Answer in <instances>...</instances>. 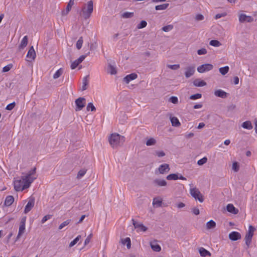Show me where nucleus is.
<instances>
[{
	"instance_id": "54",
	"label": "nucleus",
	"mask_w": 257,
	"mask_h": 257,
	"mask_svg": "<svg viewBox=\"0 0 257 257\" xmlns=\"http://www.w3.org/2000/svg\"><path fill=\"white\" fill-rule=\"evenodd\" d=\"M15 105H16V103H15V102L11 103L9 104L7 106L6 109L7 110H12L14 108V107H15Z\"/></svg>"
},
{
	"instance_id": "13",
	"label": "nucleus",
	"mask_w": 257,
	"mask_h": 257,
	"mask_svg": "<svg viewBox=\"0 0 257 257\" xmlns=\"http://www.w3.org/2000/svg\"><path fill=\"white\" fill-rule=\"evenodd\" d=\"M195 72V67L191 66L187 67L185 69V76L186 78H189L192 76Z\"/></svg>"
},
{
	"instance_id": "36",
	"label": "nucleus",
	"mask_w": 257,
	"mask_h": 257,
	"mask_svg": "<svg viewBox=\"0 0 257 257\" xmlns=\"http://www.w3.org/2000/svg\"><path fill=\"white\" fill-rule=\"evenodd\" d=\"M209 45L214 47H219L221 45V44L218 40H212L209 42Z\"/></svg>"
},
{
	"instance_id": "19",
	"label": "nucleus",
	"mask_w": 257,
	"mask_h": 257,
	"mask_svg": "<svg viewBox=\"0 0 257 257\" xmlns=\"http://www.w3.org/2000/svg\"><path fill=\"white\" fill-rule=\"evenodd\" d=\"M214 95L218 97L225 98L227 96V93L221 89H218L214 92Z\"/></svg>"
},
{
	"instance_id": "64",
	"label": "nucleus",
	"mask_w": 257,
	"mask_h": 257,
	"mask_svg": "<svg viewBox=\"0 0 257 257\" xmlns=\"http://www.w3.org/2000/svg\"><path fill=\"white\" fill-rule=\"evenodd\" d=\"M97 47V44L96 43H92L90 45V49L91 50H93L94 49H95Z\"/></svg>"
},
{
	"instance_id": "58",
	"label": "nucleus",
	"mask_w": 257,
	"mask_h": 257,
	"mask_svg": "<svg viewBox=\"0 0 257 257\" xmlns=\"http://www.w3.org/2000/svg\"><path fill=\"white\" fill-rule=\"evenodd\" d=\"M51 215H45L43 218V219H42L41 220V222L42 223H45L47 220H48V219H50L51 217Z\"/></svg>"
},
{
	"instance_id": "25",
	"label": "nucleus",
	"mask_w": 257,
	"mask_h": 257,
	"mask_svg": "<svg viewBox=\"0 0 257 257\" xmlns=\"http://www.w3.org/2000/svg\"><path fill=\"white\" fill-rule=\"evenodd\" d=\"M28 38L27 36H25L21 41V44L19 45V49H23L28 44Z\"/></svg>"
},
{
	"instance_id": "6",
	"label": "nucleus",
	"mask_w": 257,
	"mask_h": 257,
	"mask_svg": "<svg viewBox=\"0 0 257 257\" xmlns=\"http://www.w3.org/2000/svg\"><path fill=\"white\" fill-rule=\"evenodd\" d=\"M36 168L34 167L32 170L30 171L26 175L22 176V179L27 180L28 181L31 182V184L34 181L36 177H34L33 175L36 173Z\"/></svg>"
},
{
	"instance_id": "23",
	"label": "nucleus",
	"mask_w": 257,
	"mask_h": 257,
	"mask_svg": "<svg viewBox=\"0 0 257 257\" xmlns=\"http://www.w3.org/2000/svg\"><path fill=\"white\" fill-rule=\"evenodd\" d=\"M107 72L111 75L116 74L117 71L116 68L110 64H109L107 68Z\"/></svg>"
},
{
	"instance_id": "16",
	"label": "nucleus",
	"mask_w": 257,
	"mask_h": 257,
	"mask_svg": "<svg viewBox=\"0 0 257 257\" xmlns=\"http://www.w3.org/2000/svg\"><path fill=\"white\" fill-rule=\"evenodd\" d=\"M153 184L155 186L163 187L166 186L167 183L166 180L163 179H156L153 182Z\"/></svg>"
},
{
	"instance_id": "18",
	"label": "nucleus",
	"mask_w": 257,
	"mask_h": 257,
	"mask_svg": "<svg viewBox=\"0 0 257 257\" xmlns=\"http://www.w3.org/2000/svg\"><path fill=\"white\" fill-rule=\"evenodd\" d=\"M138 77V75L136 73H132L129 75H126L125 77L123 78V81L126 83L128 84L131 80H133L136 79Z\"/></svg>"
},
{
	"instance_id": "5",
	"label": "nucleus",
	"mask_w": 257,
	"mask_h": 257,
	"mask_svg": "<svg viewBox=\"0 0 257 257\" xmlns=\"http://www.w3.org/2000/svg\"><path fill=\"white\" fill-rule=\"evenodd\" d=\"M190 193L191 196L196 200H198L200 202L203 201V197L198 189L196 188H191Z\"/></svg>"
},
{
	"instance_id": "61",
	"label": "nucleus",
	"mask_w": 257,
	"mask_h": 257,
	"mask_svg": "<svg viewBox=\"0 0 257 257\" xmlns=\"http://www.w3.org/2000/svg\"><path fill=\"white\" fill-rule=\"evenodd\" d=\"M226 15V14L225 13H222V14H216L215 15V19H219V18H220L221 17H225Z\"/></svg>"
},
{
	"instance_id": "43",
	"label": "nucleus",
	"mask_w": 257,
	"mask_h": 257,
	"mask_svg": "<svg viewBox=\"0 0 257 257\" xmlns=\"http://www.w3.org/2000/svg\"><path fill=\"white\" fill-rule=\"evenodd\" d=\"M232 170L234 171V172H238L239 170V164L238 163V162H234L232 164Z\"/></svg>"
},
{
	"instance_id": "46",
	"label": "nucleus",
	"mask_w": 257,
	"mask_h": 257,
	"mask_svg": "<svg viewBox=\"0 0 257 257\" xmlns=\"http://www.w3.org/2000/svg\"><path fill=\"white\" fill-rule=\"evenodd\" d=\"M202 97V95L200 93H196L193 95H192L190 96V99L192 100H195L197 99H199Z\"/></svg>"
},
{
	"instance_id": "28",
	"label": "nucleus",
	"mask_w": 257,
	"mask_h": 257,
	"mask_svg": "<svg viewBox=\"0 0 257 257\" xmlns=\"http://www.w3.org/2000/svg\"><path fill=\"white\" fill-rule=\"evenodd\" d=\"M242 126L244 128L251 130L252 128V126L251 123L250 121H245L243 122L242 124Z\"/></svg>"
},
{
	"instance_id": "57",
	"label": "nucleus",
	"mask_w": 257,
	"mask_h": 257,
	"mask_svg": "<svg viewBox=\"0 0 257 257\" xmlns=\"http://www.w3.org/2000/svg\"><path fill=\"white\" fill-rule=\"evenodd\" d=\"M92 237V233L90 234L87 237V238L85 239V241H84V245H86L87 244H88L90 242V240H91Z\"/></svg>"
},
{
	"instance_id": "62",
	"label": "nucleus",
	"mask_w": 257,
	"mask_h": 257,
	"mask_svg": "<svg viewBox=\"0 0 257 257\" xmlns=\"http://www.w3.org/2000/svg\"><path fill=\"white\" fill-rule=\"evenodd\" d=\"M192 212L195 215H198L200 213L199 209L197 208H194L192 210Z\"/></svg>"
},
{
	"instance_id": "60",
	"label": "nucleus",
	"mask_w": 257,
	"mask_h": 257,
	"mask_svg": "<svg viewBox=\"0 0 257 257\" xmlns=\"http://www.w3.org/2000/svg\"><path fill=\"white\" fill-rule=\"evenodd\" d=\"M204 19V16L201 14H197L195 17L196 21H202Z\"/></svg>"
},
{
	"instance_id": "37",
	"label": "nucleus",
	"mask_w": 257,
	"mask_h": 257,
	"mask_svg": "<svg viewBox=\"0 0 257 257\" xmlns=\"http://www.w3.org/2000/svg\"><path fill=\"white\" fill-rule=\"evenodd\" d=\"M122 243L123 244H126L127 248H130L131 246V241L129 237H126L124 239L122 240Z\"/></svg>"
},
{
	"instance_id": "7",
	"label": "nucleus",
	"mask_w": 257,
	"mask_h": 257,
	"mask_svg": "<svg viewBox=\"0 0 257 257\" xmlns=\"http://www.w3.org/2000/svg\"><path fill=\"white\" fill-rule=\"evenodd\" d=\"M75 102L76 106L75 108L76 111L82 110L85 105V99L83 97H79L75 100Z\"/></svg>"
},
{
	"instance_id": "34",
	"label": "nucleus",
	"mask_w": 257,
	"mask_h": 257,
	"mask_svg": "<svg viewBox=\"0 0 257 257\" xmlns=\"http://www.w3.org/2000/svg\"><path fill=\"white\" fill-rule=\"evenodd\" d=\"M166 179L168 180H176L178 179V175L177 174H171L167 176Z\"/></svg>"
},
{
	"instance_id": "35",
	"label": "nucleus",
	"mask_w": 257,
	"mask_h": 257,
	"mask_svg": "<svg viewBox=\"0 0 257 257\" xmlns=\"http://www.w3.org/2000/svg\"><path fill=\"white\" fill-rule=\"evenodd\" d=\"M219 72L223 75H225L227 74L229 71V67L228 66H225L223 67H221L219 69Z\"/></svg>"
},
{
	"instance_id": "45",
	"label": "nucleus",
	"mask_w": 257,
	"mask_h": 257,
	"mask_svg": "<svg viewBox=\"0 0 257 257\" xmlns=\"http://www.w3.org/2000/svg\"><path fill=\"white\" fill-rule=\"evenodd\" d=\"M86 109H87V111H89L90 109L91 111H93L96 110L95 107L94 106L93 103L91 102H90L87 104Z\"/></svg>"
},
{
	"instance_id": "32",
	"label": "nucleus",
	"mask_w": 257,
	"mask_h": 257,
	"mask_svg": "<svg viewBox=\"0 0 257 257\" xmlns=\"http://www.w3.org/2000/svg\"><path fill=\"white\" fill-rule=\"evenodd\" d=\"M169 6V4H163L162 5H158L155 7V9L157 11L164 10L166 9Z\"/></svg>"
},
{
	"instance_id": "51",
	"label": "nucleus",
	"mask_w": 257,
	"mask_h": 257,
	"mask_svg": "<svg viewBox=\"0 0 257 257\" xmlns=\"http://www.w3.org/2000/svg\"><path fill=\"white\" fill-rule=\"evenodd\" d=\"M13 65L11 64H10L6 66H5L3 68V71L4 72H8L10 69L12 68Z\"/></svg>"
},
{
	"instance_id": "55",
	"label": "nucleus",
	"mask_w": 257,
	"mask_h": 257,
	"mask_svg": "<svg viewBox=\"0 0 257 257\" xmlns=\"http://www.w3.org/2000/svg\"><path fill=\"white\" fill-rule=\"evenodd\" d=\"M207 53V50L205 48H201L197 51V54L199 55H204Z\"/></svg>"
},
{
	"instance_id": "21",
	"label": "nucleus",
	"mask_w": 257,
	"mask_h": 257,
	"mask_svg": "<svg viewBox=\"0 0 257 257\" xmlns=\"http://www.w3.org/2000/svg\"><path fill=\"white\" fill-rule=\"evenodd\" d=\"M193 84L194 86L197 87H202L206 85V83L203 80H200L199 79H195Z\"/></svg>"
},
{
	"instance_id": "20",
	"label": "nucleus",
	"mask_w": 257,
	"mask_h": 257,
	"mask_svg": "<svg viewBox=\"0 0 257 257\" xmlns=\"http://www.w3.org/2000/svg\"><path fill=\"white\" fill-rule=\"evenodd\" d=\"M157 240H154L150 242V245L152 249L157 252H159L161 250V247L160 245L157 243Z\"/></svg>"
},
{
	"instance_id": "40",
	"label": "nucleus",
	"mask_w": 257,
	"mask_h": 257,
	"mask_svg": "<svg viewBox=\"0 0 257 257\" xmlns=\"http://www.w3.org/2000/svg\"><path fill=\"white\" fill-rule=\"evenodd\" d=\"M156 143V141L153 138L149 139L146 142V145L148 146H153L155 145Z\"/></svg>"
},
{
	"instance_id": "49",
	"label": "nucleus",
	"mask_w": 257,
	"mask_h": 257,
	"mask_svg": "<svg viewBox=\"0 0 257 257\" xmlns=\"http://www.w3.org/2000/svg\"><path fill=\"white\" fill-rule=\"evenodd\" d=\"M207 159L206 157H204L202 159L199 160L197 162L198 165L201 166L207 162Z\"/></svg>"
},
{
	"instance_id": "29",
	"label": "nucleus",
	"mask_w": 257,
	"mask_h": 257,
	"mask_svg": "<svg viewBox=\"0 0 257 257\" xmlns=\"http://www.w3.org/2000/svg\"><path fill=\"white\" fill-rule=\"evenodd\" d=\"M215 226L216 223L213 220H209L206 223V227L208 229L214 228Z\"/></svg>"
},
{
	"instance_id": "63",
	"label": "nucleus",
	"mask_w": 257,
	"mask_h": 257,
	"mask_svg": "<svg viewBox=\"0 0 257 257\" xmlns=\"http://www.w3.org/2000/svg\"><path fill=\"white\" fill-rule=\"evenodd\" d=\"M86 56V55H81L78 59H77V61L81 63L84 60Z\"/></svg>"
},
{
	"instance_id": "38",
	"label": "nucleus",
	"mask_w": 257,
	"mask_h": 257,
	"mask_svg": "<svg viewBox=\"0 0 257 257\" xmlns=\"http://www.w3.org/2000/svg\"><path fill=\"white\" fill-rule=\"evenodd\" d=\"M83 40L82 37H80L76 43V47L78 50H80L82 46Z\"/></svg>"
},
{
	"instance_id": "2",
	"label": "nucleus",
	"mask_w": 257,
	"mask_h": 257,
	"mask_svg": "<svg viewBox=\"0 0 257 257\" xmlns=\"http://www.w3.org/2000/svg\"><path fill=\"white\" fill-rule=\"evenodd\" d=\"M14 188L16 191H22L29 188L31 185V182L28 180H23L22 178L20 179H16L14 181Z\"/></svg>"
},
{
	"instance_id": "15",
	"label": "nucleus",
	"mask_w": 257,
	"mask_h": 257,
	"mask_svg": "<svg viewBox=\"0 0 257 257\" xmlns=\"http://www.w3.org/2000/svg\"><path fill=\"white\" fill-rule=\"evenodd\" d=\"M229 238L233 241H236L241 238V234L236 231H232L229 234Z\"/></svg>"
},
{
	"instance_id": "48",
	"label": "nucleus",
	"mask_w": 257,
	"mask_h": 257,
	"mask_svg": "<svg viewBox=\"0 0 257 257\" xmlns=\"http://www.w3.org/2000/svg\"><path fill=\"white\" fill-rule=\"evenodd\" d=\"M173 28V26L171 25L164 26L162 28V30L165 32L171 31Z\"/></svg>"
},
{
	"instance_id": "50",
	"label": "nucleus",
	"mask_w": 257,
	"mask_h": 257,
	"mask_svg": "<svg viewBox=\"0 0 257 257\" xmlns=\"http://www.w3.org/2000/svg\"><path fill=\"white\" fill-rule=\"evenodd\" d=\"M71 8H72V7H71L67 5V7L66 8V10H64V11H63L62 12V16H66V15H67L69 13L70 11L71 10Z\"/></svg>"
},
{
	"instance_id": "53",
	"label": "nucleus",
	"mask_w": 257,
	"mask_h": 257,
	"mask_svg": "<svg viewBox=\"0 0 257 257\" xmlns=\"http://www.w3.org/2000/svg\"><path fill=\"white\" fill-rule=\"evenodd\" d=\"M169 100L173 104H177L178 102V99L176 96H171Z\"/></svg>"
},
{
	"instance_id": "9",
	"label": "nucleus",
	"mask_w": 257,
	"mask_h": 257,
	"mask_svg": "<svg viewBox=\"0 0 257 257\" xmlns=\"http://www.w3.org/2000/svg\"><path fill=\"white\" fill-rule=\"evenodd\" d=\"M213 66L210 64H205L200 65L197 68V71L199 73H204L212 70Z\"/></svg>"
},
{
	"instance_id": "4",
	"label": "nucleus",
	"mask_w": 257,
	"mask_h": 257,
	"mask_svg": "<svg viewBox=\"0 0 257 257\" xmlns=\"http://www.w3.org/2000/svg\"><path fill=\"white\" fill-rule=\"evenodd\" d=\"M255 228L252 225H249L248 227V230L245 236V244L248 247L251 242L252 236L253 235L254 231Z\"/></svg>"
},
{
	"instance_id": "30",
	"label": "nucleus",
	"mask_w": 257,
	"mask_h": 257,
	"mask_svg": "<svg viewBox=\"0 0 257 257\" xmlns=\"http://www.w3.org/2000/svg\"><path fill=\"white\" fill-rule=\"evenodd\" d=\"M63 69L62 68H60L53 75V78L54 79H56L58 78L59 77H60L61 76V75L63 74Z\"/></svg>"
},
{
	"instance_id": "11",
	"label": "nucleus",
	"mask_w": 257,
	"mask_h": 257,
	"mask_svg": "<svg viewBox=\"0 0 257 257\" xmlns=\"http://www.w3.org/2000/svg\"><path fill=\"white\" fill-rule=\"evenodd\" d=\"M35 204V198L34 197H30L29 201L25 206L24 212L27 214L28 213L32 208L34 207Z\"/></svg>"
},
{
	"instance_id": "44",
	"label": "nucleus",
	"mask_w": 257,
	"mask_h": 257,
	"mask_svg": "<svg viewBox=\"0 0 257 257\" xmlns=\"http://www.w3.org/2000/svg\"><path fill=\"white\" fill-rule=\"evenodd\" d=\"M71 222V220L70 219H68L66 221H65L64 222H63V223H62L59 226V229H62V228H63V227H64L65 226L68 225L70 222Z\"/></svg>"
},
{
	"instance_id": "17",
	"label": "nucleus",
	"mask_w": 257,
	"mask_h": 257,
	"mask_svg": "<svg viewBox=\"0 0 257 257\" xmlns=\"http://www.w3.org/2000/svg\"><path fill=\"white\" fill-rule=\"evenodd\" d=\"M133 224L135 228H138L143 231H146L147 230V227L144 226L142 223H139L137 222L134 219H132Z\"/></svg>"
},
{
	"instance_id": "10",
	"label": "nucleus",
	"mask_w": 257,
	"mask_h": 257,
	"mask_svg": "<svg viewBox=\"0 0 257 257\" xmlns=\"http://www.w3.org/2000/svg\"><path fill=\"white\" fill-rule=\"evenodd\" d=\"M239 21L241 23L245 22L251 23L253 21V18L251 16H247L244 14H241L239 15Z\"/></svg>"
},
{
	"instance_id": "27",
	"label": "nucleus",
	"mask_w": 257,
	"mask_h": 257,
	"mask_svg": "<svg viewBox=\"0 0 257 257\" xmlns=\"http://www.w3.org/2000/svg\"><path fill=\"white\" fill-rule=\"evenodd\" d=\"M199 251L200 254V255L202 256H206L207 255L210 256L211 253L209 251H208L206 249L204 248L203 247H200L199 249Z\"/></svg>"
},
{
	"instance_id": "26",
	"label": "nucleus",
	"mask_w": 257,
	"mask_h": 257,
	"mask_svg": "<svg viewBox=\"0 0 257 257\" xmlns=\"http://www.w3.org/2000/svg\"><path fill=\"white\" fill-rule=\"evenodd\" d=\"M14 201V198L13 196H8L5 199V204L7 206H9L13 204Z\"/></svg>"
},
{
	"instance_id": "24",
	"label": "nucleus",
	"mask_w": 257,
	"mask_h": 257,
	"mask_svg": "<svg viewBox=\"0 0 257 257\" xmlns=\"http://www.w3.org/2000/svg\"><path fill=\"white\" fill-rule=\"evenodd\" d=\"M170 120L172 123V125L173 126L178 127L180 125V122H179L178 119L175 116H170Z\"/></svg>"
},
{
	"instance_id": "39",
	"label": "nucleus",
	"mask_w": 257,
	"mask_h": 257,
	"mask_svg": "<svg viewBox=\"0 0 257 257\" xmlns=\"http://www.w3.org/2000/svg\"><path fill=\"white\" fill-rule=\"evenodd\" d=\"M81 238V235L77 236L74 240H73L69 244V247H71L75 245Z\"/></svg>"
},
{
	"instance_id": "56",
	"label": "nucleus",
	"mask_w": 257,
	"mask_h": 257,
	"mask_svg": "<svg viewBox=\"0 0 257 257\" xmlns=\"http://www.w3.org/2000/svg\"><path fill=\"white\" fill-rule=\"evenodd\" d=\"M168 67L172 70H177L180 68V65L179 64L168 65Z\"/></svg>"
},
{
	"instance_id": "33",
	"label": "nucleus",
	"mask_w": 257,
	"mask_h": 257,
	"mask_svg": "<svg viewBox=\"0 0 257 257\" xmlns=\"http://www.w3.org/2000/svg\"><path fill=\"white\" fill-rule=\"evenodd\" d=\"M162 200L158 199L157 198H154L153 201V205L156 207H160L162 205Z\"/></svg>"
},
{
	"instance_id": "12",
	"label": "nucleus",
	"mask_w": 257,
	"mask_h": 257,
	"mask_svg": "<svg viewBox=\"0 0 257 257\" xmlns=\"http://www.w3.org/2000/svg\"><path fill=\"white\" fill-rule=\"evenodd\" d=\"M158 170L160 174H165L169 172L170 168L168 164H163L159 166Z\"/></svg>"
},
{
	"instance_id": "59",
	"label": "nucleus",
	"mask_w": 257,
	"mask_h": 257,
	"mask_svg": "<svg viewBox=\"0 0 257 257\" xmlns=\"http://www.w3.org/2000/svg\"><path fill=\"white\" fill-rule=\"evenodd\" d=\"M155 154L159 157H162L165 155V153L163 151H156Z\"/></svg>"
},
{
	"instance_id": "1",
	"label": "nucleus",
	"mask_w": 257,
	"mask_h": 257,
	"mask_svg": "<svg viewBox=\"0 0 257 257\" xmlns=\"http://www.w3.org/2000/svg\"><path fill=\"white\" fill-rule=\"evenodd\" d=\"M108 140L111 146L113 148H116L123 143L124 137L118 134L114 133L110 135Z\"/></svg>"
},
{
	"instance_id": "52",
	"label": "nucleus",
	"mask_w": 257,
	"mask_h": 257,
	"mask_svg": "<svg viewBox=\"0 0 257 257\" xmlns=\"http://www.w3.org/2000/svg\"><path fill=\"white\" fill-rule=\"evenodd\" d=\"M80 64V63L77 61V60H76L75 61H74V62H73L71 65V68L72 69H75L78 66V65Z\"/></svg>"
},
{
	"instance_id": "14",
	"label": "nucleus",
	"mask_w": 257,
	"mask_h": 257,
	"mask_svg": "<svg viewBox=\"0 0 257 257\" xmlns=\"http://www.w3.org/2000/svg\"><path fill=\"white\" fill-rule=\"evenodd\" d=\"M36 52L35 51L33 46H32L28 52L27 57L30 59V60H29V61H31L34 60V59L36 58Z\"/></svg>"
},
{
	"instance_id": "41",
	"label": "nucleus",
	"mask_w": 257,
	"mask_h": 257,
	"mask_svg": "<svg viewBox=\"0 0 257 257\" xmlns=\"http://www.w3.org/2000/svg\"><path fill=\"white\" fill-rule=\"evenodd\" d=\"M134 16V13L133 12H124L122 14V17L123 18L127 19V18H130Z\"/></svg>"
},
{
	"instance_id": "42",
	"label": "nucleus",
	"mask_w": 257,
	"mask_h": 257,
	"mask_svg": "<svg viewBox=\"0 0 257 257\" xmlns=\"http://www.w3.org/2000/svg\"><path fill=\"white\" fill-rule=\"evenodd\" d=\"M86 172V169H83L80 170L78 173L77 178L78 179H80L81 177H82L85 174Z\"/></svg>"
},
{
	"instance_id": "47",
	"label": "nucleus",
	"mask_w": 257,
	"mask_h": 257,
	"mask_svg": "<svg viewBox=\"0 0 257 257\" xmlns=\"http://www.w3.org/2000/svg\"><path fill=\"white\" fill-rule=\"evenodd\" d=\"M147 23L145 21H142L137 26L138 29H142L146 27Z\"/></svg>"
},
{
	"instance_id": "3",
	"label": "nucleus",
	"mask_w": 257,
	"mask_h": 257,
	"mask_svg": "<svg viewBox=\"0 0 257 257\" xmlns=\"http://www.w3.org/2000/svg\"><path fill=\"white\" fill-rule=\"evenodd\" d=\"M93 11V3L92 1H89L85 4L82 9L83 17L85 19H88Z\"/></svg>"
},
{
	"instance_id": "22",
	"label": "nucleus",
	"mask_w": 257,
	"mask_h": 257,
	"mask_svg": "<svg viewBox=\"0 0 257 257\" xmlns=\"http://www.w3.org/2000/svg\"><path fill=\"white\" fill-rule=\"evenodd\" d=\"M226 209L228 212L234 214H236L238 212V209H236L232 204H228L226 206Z\"/></svg>"
},
{
	"instance_id": "8",
	"label": "nucleus",
	"mask_w": 257,
	"mask_h": 257,
	"mask_svg": "<svg viewBox=\"0 0 257 257\" xmlns=\"http://www.w3.org/2000/svg\"><path fill=\"white\" fill-rule=\"evenodd\" d=\"M26 221V217L22 218L19 226V232L17 238L18 239L24 233L25 230V223Z\"/></svg>"
},
{
	"instance_id": "31",
	"label": "nucleus",
	"mask_w": 257,
	"mask_h": 257,
	"mask_svg": "<svg viewBox=\"0 0 257 257\" xmlns=\"http://www.w3.org/2000/svg\"><path fill=\"white\" fill-rule=\"evenodd\" d=\"M88 76H85L83 79V85L82 87V91L85 90L87 89V86L88 84Z\"/></svg>"
}]
</instances>
